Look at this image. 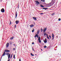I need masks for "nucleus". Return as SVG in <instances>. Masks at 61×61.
Listing matches in <instances>:
<instances>
[{"mask_svg": "<svg viewBox=\"0 0 61 61\" xmlns=\"http://www.w3.org/2000/svg\"><path fill=\"white\" fill-rule=\"evenodd\" d=\"M15 18H16V17H17V12L16 11L15 13Z\"/></svg>", "mask_w": 61, "mask_h": 61, "instance_id": "9d476101", "label": "nucleus"}, {"mask_svg": "<svg viewBox=\"0 0 61 61\" xmlns=\"http://www.w3.org/2000/svg\"><path fill=\"white\" fill-rule=\"evenodd\" d=\"M13 56V54H12L11 55V56L10 57V58H12V56Z\"/></svg>", "mask_w": 61, "mask_h": 61, "instance_id": "393cba45", "label": "nucleus"}, {"mask_svg": "<svg viewBox=\"0 0 61 61\" xmlns=\"http://www.w3.org/2000/svg\"><path fill=\"white\" fill-rule=\"evenodd\" d=\"M41 7H44V6H43V5H41Z\"/></svg>", "mask_w": 61, "mask_h": 61, "instance_id": "4be33fe9", "label": "nucleus"}, {"mask_svg": "<svg viewBox=\"0 0 61 61\" xmlns=\"http://www.w3.org/2000/svg\"><path fill=\"white\" fill-rule=\"evenodd\" d=\"M41 51H42V50H43L42 49H41Z\"/></svg>", "mask_w": 61, "mask_h": 61, "instance_id": "37998d69", "label": "nucleus"}, {"mask_svg": "<svg viewBox=\"0 0 61 61\" xmlns=\"http://www.w3.org/2000/svg\"><path fill=\"white\" fill-rule=\"evenodd\" d=\"M52 40H53L54 39V34L53 33H52Z\"/></svg>", "mask_w": 61, "mask_h": 61, "instance_id": "9b49d317", "label": "nucleus"}, {"mask_svg": "<svg viewBox=\"0 0 61 61\" xmlns=\"http://www.w3.org/2000/svg\"><path fill=\"white\" fill-rule=\"evenodd\" d=\"M15 50V48H13V50Z\"/></svg>", "mask_w": 61, "mask_h": 61, "instance_id": "7c9ffc66", "label": "nucleus"}, {"mask_svg": "<svg viewBox=\"0 0 61 61\" xmlns=\"http://www.w3.org/2000/svg\"><path fill=\"white\" fill-rule=\"evenodd\" d=\"M33 51H34V49H33Z\"/></svg>", "mask_w": 61, "mask_h": 61, "instance_id": "c03bdc74", "label": "nucleus"}, {"mask_svg": "<svg viewBox=\"0 0 61 61\" xmlns=\"http://www.w3.org/2000/svg\"><path fill=\"white\" fill-rule=\"evenodd\" d=\"M44 42L45 43H46L47 42V40H46V38L45 39V40L44 41Z\"/></svg>", "mask_w": 61, "mask_h": 61, "instance_id": "39448f33", "label": "nucleus"}, {"mask_svg": "<svg viewBox=\"0 0 61 61\" xmlns=\"http://www.w3.org/2000/svg\"><path fill=\"white\" fill-rule=\"evenodd\" d=\"M38 40H39V42L40 43H41V40H40V37H39Z\"/></svg>", "mask_w": 61, "mask_h": 61, "instance_id": "f03ea898", "label": "nucleus"}, {"mask_svg": "<svg viewBox=\"0 0 61 61\" xmlns=\"http://www.w3.org/2000/svg\"><path fill=\"white\" fill-rule=\"evenodd\" d=\"M35 2L36 3H37V4H40V3H39V2L38 1H35Z\"/></svg>", "mask_w": 61, "mask_h": 61, "instance_id": "ddd939ff", "label": "nucleus"}, {"mask_svg": "<svg viewBox=\"0 0 61 61\" xmlns=\"http://www.w3.org/2000/svg\"><path fill=\"white\" fill-rule=\"evenodd\" d=\"M14 39V37H11L10 38V39H11V40H12V39Z\"/></svg>", "mask_w": 61, "mask_h": 61, "instance_id": "dca6fc26", "label": "nucleus"}, {"mask_svg": "<svg viewBox=\"0 0 61 61\" xmlns=\"http://www.w3.org/2000/svg\"><path fill=\"white\" fill-rule=\"evenodd\" d=\"M15 55H14V58H15Z\"/></svg>", "mask_w": 61, "mask_h": 61, "instance_id": "2f4dec72", "label": "nucleus"}, {"mask_svg": "<svg viewBox=\"0 0 61 61\" xmlns=\"http://www.w3.org/2000/svg\"><path fill=\"white\" fill-rule=\"evenodd\" d=\"M45 29H43V32H46V30L47 29H46V28H44Z\"/></svg>", "mask_w": 61, "mask_h": 61, "instance_id": "7ed1b4c3", "label": "nucleus"}, {"mask_svg": "<svg viewBox=\"0 0 61 61\" xmlns=\"http://www.w3.org/2000/svg\"><path fill=\"white\" fill-rule=\"evenodd\" d=\"M0 0L2 1V0Z\"/></svg>", "mask_w": 61, "mask_h": 61, "instance_id": "49530a36", "label": "nucleus"}, {"mask_svg": "<svg viewBox=\"0 0 61 61\" xmlns=\"http://www.w3.org/2000/svg\"><path fill=\"white\" fill-rule=\"evenodd\" d=\"M14 46H16V45H15V44H14Z\"/></svg>", "mask_w": 61, "mask_h": 61, "instance_id": "cd10ccee", "label": "nucleus"}, {"mask_svg": "<svg viewBox=\"0 0 61 61\" xmlns=\"http://www.w3.org/2000/svg\"><path fill=\"white\" fill-rule=\"evenodd\" d=\"M36 4L37 5H38V4L37 3H36Z\"/></svg>", "mask_w": 61, "mask_h": 61, "instance_id": "a19ab883", "label": "nucleus"}, {"mask_svg": "<svg viewBox=\"0 0 61 61\" xmlns=\"http://www.w3.org/2000/svg\"><path fill=\"white\" fill-rule=\"evenodd\" d=\"M34 32V30H32V32Z\"/></svg>", "mask_w": 61, "mask_h": 61, "instance_id": "c85d7f7f", "label": "nucleus"}, {"mask_svg": "<svg viewBox=\"0 0 61 61\" xmlns=\"http://www.w3.org/2000/svg\"><path fill=\"white\" fill-rule=\"evenodd\" d=\"M12 43H10V44H11Z\"/></svg>", "mask_w": 61, "mask_h": 61, "instance_id": "79ce46f5", "label": "nucleus"}, {"mask_svg": "<svg viewBox=\"0 0 61 61\" xmlns=\"http://www.w3.org/2000/svg\"><path fill=\"white\" fill-rule=\"evenodd\" d=\"M1 11L2 13H4L5 12V10H4V9L2 8L1 10Z\"/></svg>", "mask_w": 61, "mask_h": 61, "instance_id": "f257e3e1", "label": "nucleus"}, {"mask_svg": "<svg viewBox=\"0 0 61 61\" xmlns=\"http://www.w3.org/2000/svg\"><path fill=\"white\" fill-rule=\"evenodd\" d=\"M19 61H21V59H19Z\"/></svg>", "mask_w": 61, "mask_h": 61, "instance_id": "ea45409f", "label": "nucleus"}, {"mask_svg": "<svg viewBox=\"0 0 61 61\" xmlns=\"http://www.w3.org/2000/svg\"><path fill=\"white\" fill-rule=\"evenodd\" d=\"M44 36H46V34L45 33H44Z\"/></svg>", "mask_w": 61, "mask_h": 61, "instance_id": "5701e85b", "label": "nucleus"}, {"mask_svg": "<svg viewBox=\"0 0 61 61\" xmlns=\"http://www.w3.org/2000/svg\"><path fill=\"white\" fill-rule=\"evenodd\" d=\"M36 36L37 38H38V37H39V36H38V35H37V34L36 35Z\"/></svg>", "mask_w": 61, "mask_h": 61, "instance_id": "6ab92c4d", "label": "nucleus"}, {"mask_svg": "<svg viewBox=\"0 0 61 61\" xmlns=\"http://www.w3.org/2000/svg\"><path fill=\"white\" fill-rule=\"evenodd\" d=\"M49 36L50 37V38H51V36Z\"/></svg>", "mask_w": 61, "mask_h": 61, "instance_id": "e433bc0d", "label": "nucleus"}, {"mask_svg": "<svg viewBox=\"0 0 61 61\" xmlns=\"http://www.w3.org/2000/svg\"><path fill=\"white\" fill-rule=\"evenodd\" d=\"M6 55H9V53H6Z\"/></svg>", "mask_w": 61, "mask_h": 61, "instance_id": "f3484780", "label": "nucleus"}, {"mask_svg": "<svg viewBox=\"0 0 61 61\" xmlns=\"http://www.w3.org/2000/svg\"><path fill=\"white\" fill-rule=\"evenodd\" d=\"M54 15V13H53L52 14V15Z\"/></svg>", "mask_w": 61, "mask_h": 61, "instance_id": "58836bf2", "label": "nucleus"}, {"mask_svg": "<svg viewBox=\"0 0 61 61\" xmlns=\"http://www.w3.org/2000/svg\"><path fill=\"white\" fill-rule=\"evenodd\" d=\"M19 22V21H18V20H16L15 21V23L16 25H17V24H18Z\"/></svg>", "mask_w": 61, "mask_h": 61, "instance_id": "20e7f679", "label": "nucleus"}, {"mask_svg": "<svg viewBox=\"0 0 61 61\" xmlns=\"http://www.w3.org/2000/svg\"><path fill=\"white\" fill-rule=\"evenodd\" d=\"M30 27H34V25H30Z\"/></svg>", "mask_w": 61, "mask_h": 61, "instance_id": "6e6552de", "label": "nucleus"}, {"mask_svg": "<svg viewBox=\"0 0 61 61\" xmlns=\"http://www.w3.org/2000/svg\"><path fill=\"white\" fill-rule=\"evenodd\" d=\"M11 55V54H10L9 56H8V59H9V58H10V56Z\"/></svg>", "mask_w": 61, "mask_h": 61, "instance_id": "4468645a", "label": "nucleus"}, {"mask_svg": "<svg viewBox=\"0 0 61 61\" xmlns=\"http://www.w3.org/2000/svg\"><path fill=\"white\" fill-rule=\"evenodd\" d=\"M39 30L37 32V34L38 35V34H39Z\"/></svg>", "mask_w": 61, "mask_h": 61, "instance_id": "2eb2a0df", "label": "nucleus"}, {"mask_svg": "<svg viewBox=\"0 0 61 61\" xmlns=\"http://www.w3.org/2000/svg\"><path fill=\"white\" fill-rule=\"evenodd\" d=\"M47 9V8H43L42 9Z\"/></svg>", "mask_w": 61, "mask_h": 61, "instance_id": "a878e982", "label": "nucleus"}, {"mask_svg": "<svg viewBox=\"0 0 61 61\" xmlns=\"http://www.w3.org/2000/svg\"><path fill=\"white\" fill-rule=\"evenodd\" d=\"M41 1H42V2H45V0H43V1L42 0H41Z\"/></svg>", "mask_w": 61, "mask_h": 61, "instance_id": "b1692460", "label": "nucleus"}, {"mask_svg": "<svg viewBox=\"0 0 61 61\" xmlns=\"http://www.w3.org/2000/svg\"><path fill=\"white\" fill-rule=\"evenodd\" d=\"M41 15H43V13H41Z\"/></svg>", "mask_w": 61, "mask_h": 61, "instance_id": "473e14b6", "label": "nucleus"}, {"mask_svg": "<svg viewBox=\"0 0 61 61\" xmlns=\"http://www.w3.org/2000/svg\"><path fill=\"white\" fill-rule=\"evenodd\" d=\"M33 18L36 21L37 20L36 18L33 17Z\"/></svg>", "mask_w": 61, "mask_h": 61, "instance_id": "f8f14e48", "label": "nucleus"}, {"mask_svg": "<svg viewBox=\"0 0 61 61\" xmlns=\"http://www.w3.org/2000/svg\"><path fill=\"white\" fill-rule=\"evenodd\" d=\"M47 36L48 39H49V38L48 36V35H47Z\"/></svg>", "mask_w": 61, "mask_h": 61, "instance_id": "aec40b11", "label": "nucleus"}, {"mask_svg": "<svg viewBox=\"0 0 61 61\" xmlns=\"http://www.w3.org/2000/svg\"><path fill=\"white\" fill-rule=\"evenodd\" d=\"M43 30V29H42V28H41V32H42Z\"/></svg>", "mask_w": 61, "mask_h": 61, "instance_id": "412c9836", "label": "nucleus"}, {"mask_svg": "<svg viewBox=\"0 0 61 61\" xmlns=\"http://www.w3.org/2000/svg\"><path fill=\"white\" fill-rule=\"evenodd\" d=\"M32 45H34V42H32Z\"/></svg>", "mask_w": 61, "mask_h": 61, "instance_id": "f704fd0d", "label": "nucleus"}, {"mask_svg": "<svg viewBox=\"0 0 61 61\" xmlns=\"http://www.w3.org/2000/svg\"><path fill=\"white\" fill-rule=\"evenodd\" d=\"M30 54H31V56H34V54H33L32 53H31Z\"/></svg>", "mask_w": 61, "mask_h": 61, "instance_id": "a211bd4d", "label": "nucleus"}, {"mask_svg": "<svg viewBox=\"0 0 61 61\" xmlns=\"http://www.w3.org/2000/svg\"><path fill=\"white\" fill-rule=\"evenodd\" d=\"M36 36H35V38H36Z\"/></svg>", "mask_w": 61, "mask_h": 61, "instance_id": "4c0bfd02", "label": "nucleus"}, {"mask_svg": "<svg viewBox=\"0 0 61 61\" xmlns=\"http://www.w3.org/2000/svg\"><path fill=\"white\" fill-rule=\"evenodd\" d=\"M44 47L45 48H46V47H47L46 46H45Z\"/></svg>", "mask_w": 61, "mask_h": 61, "instance_id": "c756f323", "label": "nucleus"}, {"mask_svg": "<svg viewBox=\"0 0 61 61\" xmlns=\"http://www.w3.org/2000/svg\"><path fill=\"white\" fill-rule=\"evenodd\" d=\"M5 52H4L2 56L1 57H2V56H5Z\"/></svg>", "mask_w": 61, "mask_h": 61, "instance_id": "0eeeda50", "label": "nucleus"}, {"mask_svg": "<svg viewBox=\"0 0 61 61\" xmlns=\"http://www.w3.org/2000/svg\"><path fill=\"white\" fill-rule=\"evenodd\" d=\"M11 21H10V23L9 24V25H11Z\"/></svg>", "mask_w": 61, "mask_h": 61, "instance_id": "c9c22d12", "label": "nucleus"}, {"mask_svg": "<svg viewBox=\"0 0 61 61\" xmlns=\"http://www.w3.org/2000/svg\"><path fill=\"white\" fill-rule=\"evenodd\" d=\"M58 20L59 21H60L61 20V19H58Z\"/></svg>", "mask_w": 61, "mask_h": 61, "instance_id": "bb28decb", "label": "nucleus"}, {"mask_svg": "<svg viewBox=\"0 0 61 61\" xmlns=\"http://www.w3.org/2000/svg\"><path fill=\"white\" fill-rule=\"evenodd\" d=\"M5 52H9L10 51L9 50H6L5 51Z\"/></svg>", "mask_w": 61, "mask_h": 61, "instance_id": "1a4fd4ad", "label": "nucleus"}, {"mask_svg": "<svg viewBox=\"0 0 61 61\" xmlns=\"http://www.w3.org/2000/svg\"><path fill=\"white\" fill-rule=\"evenodd\" d=\"M10 60H8V61H9Z\"/></svg>", "mask_w": 61, "mask_h": 61, "instance_id": "a18cd8bd", "label": "nucleus"}, {"mask_svg": "<svg viewBox=\"0 0 61 61\" xmlns=\"http://www.w3.org/2000/svg\"><path fill=\"white\" fill-rule=\"evenodd\" d=\"M9 46V43H7V44H6V47H8Z\"/></svg>", "mask_w": 61, "mask_h": 61, "instance_id": "423d86ee", "label": "nucleus"}, {"mask_svg": "<svg viewBox=\"0 0 61 61\" xmlns=\"http://www.w3.org/2000/svg\"><path fill=\"white\" fill-rule=\"evenodd\" d=\"M16 25H15V28H16Z\"/></svg>", "mask_w": 61, "mask_h": 61, "instance_id": "72a5a7b5", "label": "nucleus"}]
</instances>
